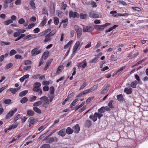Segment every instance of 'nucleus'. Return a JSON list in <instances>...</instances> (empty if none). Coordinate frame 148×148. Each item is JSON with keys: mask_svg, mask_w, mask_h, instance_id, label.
<instances>
[{"mask_svg": "<svg viewBox=\"0 0 148 148\" xmlns=\"http://www.w3.org/2000/svg\"><path fill=\"white\" fill-rule=\"evenodd\" d=\"M28 99L26 97H23L20 100V102L22 103H24L28 101Z\"/></svg>", "mask_w": 148, "mask_h": 148, "instance_id": "cd10ccee", "label": "nucleus"}, {"mask_svg": "<svg viewBox=\"0 0 148 148\" xmlns=\"http://www.w3.org/2000/svg\"><path fill=\"white\" fill-rule=\"evenodd\" d=\"M82 63H83V64H82V65H81L82 64L80 63L78 65V66H81L82 67L84 68L87 65V62L85 60H84Z\"/></svg>", "mask_w": 148, "mask_h": 148, "instance_id": "f704fd0d", "label": "nucleus"}, {"mask_svg": "<svg viewBox=\"0 0 148 148\" xmlns=\"http://www.w3.org/2000/svg\"><path fill=\"white\" fill-rule=\"evenodd\" d=\"M128 15V14L126 13L123 14L118 13L117 14V16H127Z\"/></svg>", "mask_w": 148, "mask_h": 148, "instance_id": "6e6d98bb", "label": "nucleus"}, {"mask_svg": "<svg viewBox=\"0 0 148 148\" xmlns=\"http://www.w3.org/2000/svg\"><path fill=\"white\" fill-rule=\"evenodd\" d=\"M41 84L39 82H36L34 84V87L33 88V90L34 92H37L39 90L41 89L40 86Z\"/></svg>", "mask_w": 148, "mask_h": 148, "instance_id": "423d86ee", "label": "nucleus"}, {"mask_svg": "<svg viewBox=\"0 0 148 148\" xmlns=\"http://www.w3.org/2000/svg\"><path fill=\"white\" fill-rule=\"evenodd\" d=\"M53 59L52 58L50 59L47 62L45 66L44 69L45 70H46L47 69V68L49 66L50 64H51V62L53 60Z\"/></svg>", "mask_w": 148, "mask_h": 148, "instance_id": "2eb2a0df", "label": "nucleus"}, {"mask_svg": "<svg viewBox=\"0 0 148 148\" xmlns=\"http://www.w3.org/2000/svg\"><path fill=\"white\" fill-rule=\"evenodd\" d=\"M25 20L23 18H21L18 21V22L20 24H23L25 22Z\"/></svg>", "mask_w": 148, "mask_h": 148, "instance_id": "c03bdc74", "label": "nucleus"}, {"mask_svg": "<svg viewBox=\"0 0 148 148\" xmlns=\"http://www.w3.org/2000/svg\"><path fill=\"white\" fill-rule=\"evenodd\" d=\"M33 109L34 111L38 114H40L41 113V110L37 107H33Z\"/></svg>", "mask_w": 148, "mask_h": 148, "instance_id": "a878e982", "label": "nucleus"}, {"mask_svg": "<svg viewBox=\"0 0 148 148\" xmlns=\"http://www.w3.org/2000/svg\"><path fill=\"white\" fill-rule=\"evenodd\" d=\"M12 66H13V65L11 63L8 64L6 65V68L7 69H10V68H11V67H12Z\"/></svg>", "mask_w": 148, "mask_h": 148, "instance_id": "0e129e2a", "label": "nucleus"}, {"mask_svg": "<svg viewBox=\"0 0 148 148\" xmlns=\"http://www.w3.org/2000/svg\"><path fill=\"white\" fill-rule=\"evenodd\" d=\"M82 44V42L81 43L79 41L77 42L73 46V52L75 53L78 49H79Z\"/></svg>", "mask_w": 148, "mask_h": 148, "instance_id": "7ed1b4c3", "label": "nucleus"}, {"mask_svg": "<svg viewBox=\"0 0 148 148\" xmlns=\"http://www.w3.org/2000/svg\"><path fill=\"white\" fill-rule=\"evenodd\" d=\"M117 99L119 101H123L124 99L122 94H120L117 96Z\"/></svg>", "mask_w": 148, "mask_h": 148, "instance_id": "393cba45", "label": "nucleus"}, {"mask_svg": "<svg viewBox=\"0 0 148 148\" xmlns=\"http://www.w3.org/2000/svg\"><path fill=\"white\" fill-rule=\"evenodd\" d=\"M51 30L50 29H48L45 30L44 32H43L40 33L39 34L40 35V36H42L45 35L47 33L50 32L51 31Z\"/></svg>", "mask_w": 148, "mask_h": 148, "instance_id": "473e14b6", "label": "nucleus"}, {"mask_svg": "<svg viewBox=\"0 0 148 148\" xmlns=\"http://www.w3.org/2000/svg\"><path fill=\"white\" fill-rule=\"evenodd\" d=\"M92 123L90 120H86L85 121V126L88 127H90Z\"/></svg>", "mask_w": 148, "mask_h": 148, "instance_id": "c85d7f7f", "label": "nucleus"}, {"mask_svg": "<svg viewBox=\"0 0 148 148\" xmlns=\"http://www.w3.org/2000/svg\"><path fill=\"white\" fill-rule=\"evenodd\" d=\"M94 30V28L90 26H86L84 27L83 28V30L84 32H90Z\"/></svg>", "mask_w": 148, "mask_h": 148, "instance_id": "0eeeda50", "label": "nucleus"}, {"mask_svg": "<svg viewBox=\"0 0 148 148\" xmlns=\"http://www.w3.org/2000/svg\"><path fill=\"white\" fill-rule=\"evenodd\" d=\"M69 15L70 17L73 18H78L79 16V14L77 12H73L72 11L69 12Z\"/></svg>", "mask_w": 148, "mask_h": 148, "instance_id": "6e6552de", "label": "nucleus"}, {"mask_svg": "<svg viewBox=\"0 0 148 148\" xmlns=\"http://www.w3.org/2000/svg\"><path fill=\"white\" fill-rule=\"evenodd\" d=\"M110 86V85L109 84H107L106 86H104L103 88V90L101 92V94H103L105 93V91L107 90V89Z\"/></svg>", "mask_w": 148, "mask_h": 148, "instance_id": "dca6fc26", "label": "nucleus"}, {"mask_svg": "<svg viewBox=\"0 0 148 148\" xmlns=\"http://www.w3.org/2000/svg\"><path fill=\"white\" fill-rule=\"evenodd\" d=\"M30 5L31 7L33 9H36V6L34 2L33 1H30L29 2Z\"/></svg>", "mask_w": 148, "mask_h": 148, "instance_id": "72a5a7b5", "label": "nucleus"}, {"mask_svg": "<svg viewBox=\"0 0 148 148\" xmlns=\"http://www.w3.org/2000/svg\"><path fill=\"white\" fill-rule=\"evenodd\" d=\"M28 90H23L22 92H21L20 93L19 95L20 97H22L25 96L27 93Z\"/></svg>", "mask_w": 148, "mask_h": 148, "instance_id": "5701e85b", "label": "nucleus"}, {"mask_svg": "<svg viewBox=\"0 0 148 148\" xmlns=\"http://www.w3.org/2000/svg\"><path fill=\"white\" fill-rule=\"evenodd\" d=\"M40 99L43 101V103H42V106L44 107L45 108H46L48 107L49 103V101L48 98L45 96H43L40 97Z\"/></svg>", "mask_w": 148, "mask_h": 148, "instance_id": "f03ea898", "label": "nucleus"}, {"mask_svg": "<svg viewBox=\"0 0 148 148\" xmlns=\"http://www.w3.org/2000/svg\"><path fill=\"white\" fill-rule=\"evenodd\" d=\"M95 29L102 31L104 29V26L103 25H96L94 26Z\"/></svg>", "mask_w": 148, "mask_h": 148, "instance_id": "ddd939ff", "label": "nucleus"}, {"mask_svg": "<svg viewBox=\"0 0 148 148\" xmlns=\"http://www.w3.org/2000/svg\"><path fill=\"white\" fill-rule=\"evenodd\" d=\"M21 0H17L15 2V4L16 5H19L21 4Z\"/></svg>", "mask_w": 148, "mask_h": 148, "instance_id": "69168bd1", "label": "nucleus"}, {"mask_svg": "<svg viewBox=\"0 0 148 148\" xmlns=\"http://www.w3.org/2000/svg\"><path fill=\"white\" fill-rule=\"evenodd\" d=\"M73 130L75 133H77L80 130V127L78 124H76L73 127Z\"/></svg>", "mask_w": 148, "mask_h": 148, "instance_id": "f8f14e48", "label": "nucleus"}, {"mask_svg": "<svg viewBox=\"0 0 148 148\" xmlns=\"http://www.w3.org/2000/svg\"><path fill=\"white\" fill-rule=\"evenodd\" d=\"M98 86V84H96L92 87L90 89L91 92H92L96 90Z\"/></svg>", "mask_w": 148, "mask_h": 148, "instance_id": "ea45409f", "label": "nucleus"}, {"mask_svg": "<svg viewBox=\"0 0 148 148\" xmlns=\"http://www.w3.org/2000/svg\"><path fill=\"white\" fill-rule=\"evenodd\" d=\"M13 22V21L11 19H9L4 22V24L5 25H8L10 24Z\"/></svg>", "mask_w": 148, "mask_h": 148, "instance_id": "4c0bfd02", "label": "nucleus"}, {"mask_svg": "<svg viewBox=\"0 0 148 148\" xmlns=\"http://www.w3.org/2000/svg\"><path fill=\"white\" fill-rule=\"evenodd\" d=\"M58 134L62 137L64 136L66 134V130L65 129H63L59 131Z\"/></svg>", "mask_w": 148, "mask_h": 148, "instance_id": "9b49d317", "label": "nucleus"}, {"mask_svg": "<svg viewBox=\"0 0 148 148\" xmlns=\"http://www.w3.org/2000/svg\"><path fill=\"white\" fill-rule=\"evenodd\" d=\"M54 23L56 25H57L59 22V19L57 17L54 18Z\"/></svg>", "mask_w": 148, "mask_h": 148, "instance_id": "49530a36", "label": "nucleus"}, {"mask_svg": "<svg viewBox=\"0 0 148 148\" xmlns=\"http://www.w3.org/2000/svg\"><path fill=\"white\" fill-rule=\"evenodd\" d=\"M36 96H34L30 98V101L32 102L34 101H35L36 99Z\"/></svg>", "mask_w": 148, "mask_h": 148, "instance_id": "680f3d73", "label": "nucleus"}, {"mask_svg": "<svg viewBox=\"0 0 148 148\" xmlns=\"http://www.w3.org/2000/svg\"><path fill=\"white\" fill-rule=\"evenodd\" d=\"M110 13L112 14V16L114 17H116L117 16V12L116 11H111Z\"/></svg>", "mask_w": 148, "mask_h": 148, "instance_id": "5fc2aeb1", "label": "nucleus"}, {"mask_svg": "<svg viewBox=\"0 0 148 148\" xmlns=\"http://www.w3.org/2000/svg\"><path fill=\"white\" fill-rule=\"evenodd\" d=\"M51 40V36L49 34H47L45 36V39L44 40V42H46L49 41Z\"/></svg>", "mask_w": 148, "mask_h": 148, "instance_id": "a211bd4d", "label": "nucleus"}, {"mask_svg": "<svg viewBox=\"0 0 148 148\" xmlns=\"http://www.w3.org/2000/svg\"><path fill=\"white\" fill-rule=\"evenodd\" d=\"M89 14V17L91 18H98L99 17L98 14L94 11H90Z\"/></svg>", "mask_w": 148, "mask_h": 148, "instance_id": "9d476101", "label": "nucleus"}, {"mask_svg": "<svg viewBox=\"0 0 148 148\" xmlns=\"http://www.w3.org/2000/svg\"><path fill=\"white\" fill-rule=\"evenodd\" d=\"M54 88L53 86H51L50 88L49 92L52 95L53 94L54 92Z\"/></svg>", "mask_w": 148, "mask_h": 148, "instance_id": "a19ab883", "label": "nucleus"}, {"mask_svg": "<svg viewBox=\"0 0 148 148\" xmlns=\"http://www.w3.org/2000/svg\"><path fill=\"white\" fill-rule=\"evenodd\" d=\"M48 138L46 137L44 140H46L45 142L47 143H50L53 142H57L58 140L57 138L56 137H51Z\"/></svg>", "mask_w": 148, "mask_h": 148, "instance_id": "20e7f679", "label": "nucleus"}, {"mask_svg": "<svg viewBox=\"0 0 148 148\" xmlns=\"http://www.w3.org/2000/svg\"><path fill=\"white\" fill-rule=\"evenodd\" d=\"M0 44L2 46H3L5 45H9L10 44V42H5L4 41H2L1 42Z\"/></svg>", "mask_w": 148, "mask_h": 148, "instance_id": "864d4df0", "label": "nucleus"}, {"mask_svg": "<svg viewBox=\"0 0 148 148\" xmlns=\"http://www.w3.org/2000/svg\"><path fill=\"white\" fill-rule=\"evenodd\" d=\"M67 7V5L66 4L64 3V2H62L61 3V8L64 10H65L66 8Z\"/></svg>", "mask_w": 148, "mask_h": 148, "instance_id": "c756f323", "label": "nucleus"}, {"mask_svg": "<svg viewBox=\"0 0 148 148\" xmlns=\"http://www.w3.org/2000/svg\"><path fill=\"white\" fill-rule=\"evenodd\" d=\"M38 50V49L35 48L32 50L31 52V53L32 55H36V53L37 51Z\"/></svg>", "mask_w": 148, "mask_h": 148, "instance_id": "79ce46f5", "label": "nucleus"}, {"mask_svg": "<svg viewBox=\"0 0 148 148\" xmlns=\"http://www.w3.org/2000/svg\"><path fill=\"white\" fill-rule=\"evenodd\" d=\"M47 19L46 18H45L41 22V23L40 24L43 27L45 25V24L47 22Z\"/></svg>", "mask_w": 148, "mask_h": 148, "instance_id": "de8ad7c7", "label": "nucleus"}, {"mask_svg": "<svg viewBox=\"0 0 148 148\" xmlns=\"http://www.w3.org/2000/svg\"><path fill=\"white\" fill-rule=\"evenodd\" d=\"M43 90L44 91H48L49 89V88L48 86H45L43 87Z\"/></svg>", "mask_w": 148, "mask_h": 148, "instance_id": "e2e57ef3", "label": "nucleus"}, {"mask_svg": "<svg viewBox=\"0 0 148 148\" xmlns=\"http://www.w3.org/2000/svg\"><path fill=\"white\" fill-rule=\"evenodd\" d=\"M17 124H15V125H10L9 127L8 128V130H11L12 129H14L16 128L17 126Z\"/></svg>", "mask_w": 148, "mask_h": 148, "instance_id": "e433bc0d", "label": "nucleus"}, {"mask_svg": "<svg viewBox=\"0 0 148 148\" xmlns=\"http://www.w3.org/2000/svg\"><path fill=\"white\" fill-rule=\"evenodd\" d=\"M17 111L16 108L14 109L13 110L10 111L6 115L5 119H9L13 116L14 113Z\"/></svg>", "mask_w": 148, "mask_h": 148, "instance_id": "39448f33", "label": "nucleus"}, {"mask_svg": "<svg viewBox=\"0 0 148 148\" xmlns=\"http://www.w3.org/2000/svg\"><path fill=\"white\" fill-rule=\"evenodd\" d=\"M88 15L86 14L81 13L80 14V18L81 19H86L87 18Z\"/></svg>", "mask_w": 148, "mask_h": 148, "instance_id": "7c9ffc66", "label": "nucleus"}, {"mask_svg": "<svg viewBox=\"0 0 148 148\" xmlns=\"http://www.w3.org/2000/svg\"><path fill=\"white\" fill-rule=\"evenodd\" d=\"M11 100L10 99H5L3 101L4 103L6 104H9L11 102Z\"/></svg>", "mask_w": 148, "mask_h": 148, "instance_id": "3c124183", "label": "nucleus"}, {"mask_svg": "<svg viewBox=\"0 0 148 148\" xmlns=\"http://www.w3.org/2000/svg\"><path fill=\"white\" fill-rule=\"evenodd\" d=\"M87 85L86 83L85 82H84L83 83L82 85L81 86V87L79 89V90H80L83 89L85 87H86Z\"/></svg>", "mask_w": 148, "mask_h": 148, "instance_id": "603ef678", "label": "nucleus"}, {"mask_svg": "<svg viewBox=\"0 0 148 148\" xmlns=\"http://www.w3.org/2000/svg\"><path fill=\"white\" fill-rule=\"evenodd\" d=\"M40 29L38 28H36L33 30V32L34 33H37L40 32Z\"/></svg>", "mask_w": 148, "mask_h": 148, "instance_id": "338daca9", "label": "nucleus"}, {"mask_svg": "<svg viewBox=\"0 0 148 148\" xmlns=\"http://www.w3.org/2000/svg\"><path fill=\"white\" fill-rule=\"evenodd\" d=\"M111 58L110 60L112 61H115L118 59V58L117 57H114V55H112L111 56Z\"/></svg>", "mask_w": 148, "mask_h": 148, "instance_id": "09e8293b", "label": "nucleus"}, {"mask_svg": "<svg viewBox=\"0 0 148 148\" xmlns=\"http://www.w3.org/2000/svg\"><path fill=\"white\" fill-rule=\"evenodd\" d=\"M16 51L14 49H12L10 52L9 54L10 56H12L16 54Z\"/></svg>", "mask_w": 148, "mask_h": 148, "instance_id": "a18cd8bd", "label": "nucleus"}, {"mask_svg": "<svg viewBox=\"0 0 148 148\" xmlns=\"http://www.w3.org/2000/svg\"><path fill=\"white\" fill-rule=\"evenodd\" d=\"M49 53V52H48L47 53H46L45 52H44L43 54V55L42 56V57H43V56H44V59L45 60L48 57V54Z\"/></svg>", "mask_w": 148, "mask_h": 148, "instance_id": "8fccbe9b", "label": "nucleus"}, {"mask_svg": "<svg viewBox=\"0 0 148 148\" xmlns=\"http://www.w3.org/2000/svg\"><path fill=\"white\" fill-rule=\"evenodd\" d=\"M135 79L137 80L138 84L140 85H142L143 84L142 81L140 80L139 77L138 75L137 74H136L135 75Z\"/></svg>", "mask_w": 148, "mask_h": 148, "instance_id": "412c9836", "label": "nucleus"}, {"mask_svg": "<svg viewBox=\"0 0 148 148\" xmlns=\"http://www.w3.org/2000/svg\"><path fill=\"white\" fill-rule=\"evenodd\" d=\"M98 86V84H96L92 87L90 89L91 92H92L96 90Z\"/></svg>", "mask_w": 148, "mask_h": 148, "instance_id": "58836bf2", "label": "nucleus"}, {"mask_svg": "<svg viewBox=\"0 0 148 148\" xmlns=\"http://www.w3.org/2000/svg\"><path fill=\"white\" fill-rule=\"evenodd\" d=\"M62 68L63 66H59L58 68L57 73H58V74H59L60 72L61 71V70L62 69Z\"/></svg>", "mask_w": 148, "mask_h": 148, "instance_id": "bf43d9fd", "label": "nucleus"}, {"mask_svg": "<svg viewBox=\"0 0 148 148\" xmlns=\"http://www.w3.org/2000/svg\"><path fill=\"white\" fill-rule=\"evenodd\" d=\"M138 83V82L137 81L135 80L134 81L132 82L131 83L130 86L132 87L135 88H136V86Z\"/></svg>", "mask_w": 148, "mask_h": 148, "instance_id": "b1692460", "label": "nucleus"}, {"mask_svg": "<svg viewBox=\"0 0 148 148\" xmlns=\"http://www.w3.org/2000/svg\"><path fill=\"white\" fill-rule=\"evenodd\" d=\"M56 32V30H53L51 31L48 34H49L50 36H53L54 35Z\"/></svg>", "mask_w": 148, "mask_h": 148, "instance_id": "4d7b16f0", "label": "nucleus"}, {"mask_svg": "<svg viewBox=\"0 0 148 148\" xmlns=\"http://www.w3.org/2000/svg\"><path fill=\"white\" fill-rule=\"evenodd\" d=\"M83 92V93L84 95L86 94L91 92L90 89H87L85 90H84Z\"/></svg>", "mask_w": 148, "mask_h": 148, "instance_id": "052dcab7", "label": "nucleus"}, {"mask_svg": "<svg viewBox=\"0 0 148 148\" xmlns=\"http://www.w3.org/2000/svg\"><path fill=\"white\" fill-rule=\"evenodd\" d=\"M124 91L127 94H131L132 92V89L131 88H125L124 90Z\"/></svg>", "mask_w": 148, "mask_h": 148, "instance_id": "f3484780", "label": "nucleus"}, {"mask_svg": "<svg viewBox=\"0 0 148 148\" xmlns=\"http://www.w3.org/2000/svg\"><path fill=\"white\" fill-rule=\"evenodd\" d=\"M50 145L49 144H45L42 145L40 148H50Z\"/></svg>", "mask_w": 148, "mask_h": 148, "instance_id": "c9c22d12", "label": "nucleus"}, {"mask_svg": "<svg viewBox=\"0 0 148 148\" xmlns=\"http://www.w3.org/2000/svg\"><path fill=\"white\" fill-rule=\"evenodd\" d=\"M42 103V101H38L35 103H34L33 104V106L37 107V106H39L41 105Z\"/></svg>", "mask_w": 148, "mask_h": 148, "instance_id": "4be33fe9", "label": "nucleus"}, {"mask_svg": "<svg viewBox=\"0 0 148 148\" xmlns=\"http://www.w3.org/2000/svg\"><path fill=\"white\" fill-rule=\"evenodd\" d=\"M17 31L19 34L21 33H23L26 32V30L25 29H17Z\"/></svg>", "mask_w": 148, "mask_h": 148, "instance_id": "13d9d810", "label": "nucleus"}, {"mask_svg": "<svg viewBox=\"0 0 148 148\" xmlns=\"http://www.w3.org/2000/svg\"><path fill=\"white\" fill-rule=\"evenodd\" d=\"M119 2L120 3L122 4L123 5H127V3L123 1H119Z\"/></svg>", "mask_w": 148, "mask_h": 148, "instance_id": "774afa93", "label": "nucleus"}, {"mask_svg": "<svg viewBox=\"0 0 148 148\" xmlns=\"http://www.w3.org/2000/svg\"><path fill=\"white\" fill-rule=\"evenodd\" d=\"M34 119L33 117L30 118L29 120V127H30L34 124Z\"/></svg>", "mask_w": 148, "mask_h": 148, "instance_id": "6ab92c4d", "label": "nucleus"}, {"mask_svg": "<svg viewBox=\"0 0 148 148\" xmlns=\"http://www.w3.org/2000/svg\"><path fill=\"white\" fill-rule=\"evenodd\" d=\"M73 132V130L70 127H68L66 130V133L68 134H72Z\"/></svg>", "mask_w": 148, "mask_h": 148, "instance_id": "aec40b11", "label": "nucleus"}, {"mask_svg": "<svg viewBox=\"0 0 148 148\" xmlns=\"http://www.w3.org/2000/svg\"><path fill=\"white\" fill-rule=\"evenodd\" d=\"M75 30L77 34V38H79L82 35V29L80 27L77 26V28L75 29Z\"/></svg>", "mask_w": 148, "mask_h": 148, "instance_id": "1a4fd4ad", "label": "nucleus"}, {"mask_svg": "<svg viewBox=\"0 0 148 148\" xmlns=\"http://www.w3.org/2000/svg\"><path fill=\"white\" fill-rule=\"evenodd\" d=\"M98 112L100 113L95 112L94 115H91L89 116L90 119H92L94 122H95L97 120V118L100 119L103 116L102 113L105 112V107H102L98 110Z\"/></svg>", "mask_w": 148, "mask_h": 148, "instance_id": "f257e3e1", "label": "nucleus"}, {"mask_svg": "<svg viewBox=\"0 0 148 148\" xmlns=\"http://www.w3.org/2000/svg\"><path fill=\"white\" fill-rule=\"evenodd\" d=\"M27 114L30 116H33L35 114L34 112L32 110H28L27 111Z\"/></svg>", "mask_w": 148, "mask_h": 148, "instance_id": "bb28decb", "label": "nucleus"}, {"mask_svg": "<svg viewBox=\"0 0 148 148\" xmlns=\"http://www.w3.org/2000/svg\"><path fill=\"white\" fill-rule=\"evenodd\" d=\"M113 103V100L110 101L108 103V106L109 107L111 108H114V106L112 105V103Z\"/></svg>", "mask_w": 148, "mask_h": 148, "instance_id": "37998d69", "label": "nucleus"}, {"mask_svg": "<svg viewBox=\"0 0 148 148\" xmlns=\"http://www.w3.org/2000/svg\"><path fill=\"white\" fill-rule=\"evenodd\" d=\"M21 88V87H19L17 88H10L9 89V90L12 93L14 94L16 92L20 89Z\"/></svg>", "mask_w": 148, "mask_h": 148, "instance_id": "4468645a", "label": "nucleus"}, {"mask_svg": "<svg viewBox=\"0 0 148 148\" xmlns=\"http://www.w3.org/2000/svg\"><path fill=\"white\" fill-rule=\"evenodd\" d=\"M34 35L31 36L30 34L29 35L26 36L24 38V40H26L27 39H28V40L31 39L33 38H34L35 37H34Z\"/></svg>", "mask_w": 148, "mask_h": 148, "instance_id": "2f4dec72", "label": "nucleus"}]
</instances>
